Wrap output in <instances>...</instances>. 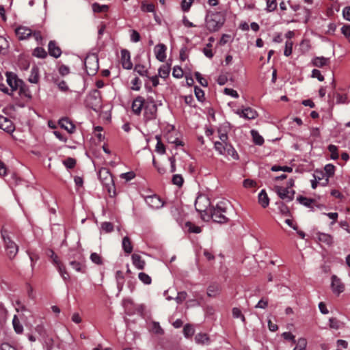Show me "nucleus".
I'll list each match as a JSON object with an SVG mask.
<instances>
[{"instance_id": "obj_56", "label": "nucleus", "mask_w": 350, "mask_h": 350, "mask_svg": "<svg viewBox=\"0 0 350 350\" xmlns=\"http://www.w3.org/2000/svg\"><path fill=\"white\" fill-rule=\"evenodd\" d=\"M90 260L92 262L96 265H101L103 263L101 256L97 253H92L90 255Z\"/></svg>"}, {"instance_id": "obj_61", "label": "nucleus", "mask_w": 350, "mask_h": 350, "mask_svg": "<svg viewBox=\"0 0 350 350\" xmlns=\"http://www.w3.org/2000/svg\"><path fill=\"white\" fill-rule=\"evenodd\" d=\"M195 77H196L197 81L199 82V83L201 85H202L204 87L208 86V81H206V79H205L204 77H202V75L200 72H196Z\"/></svg>"}, {"instance_id": "obj_55", "label": "nucleus", "mask_w": 350, "mask_h": 350, "mask_svg": "<svg viewBox=\"0 0 350 350\" xmlns=\"http://www.w3.org/2000/svg\"><path fill=\"white\" fill-rule=\"evenodd\" d=\"M116 278L117 280L118 286L122 288L124 284V275L121 271H117L116 273Z\"/></svg>"}, {"instance_id": "obj_45", "label": "nucleus", "mask_w": 350, "mask_h": 350, "mask_svg": "<svg viewBox=\"0 0 350 350\" xmlns=\"http://www.w3.org/2000/svg\"><path fill=\"white\" fill-rule=\"evenodd\" d=\"M134 70L137 72L140 76H148V70L144 65L136 64Z\"/></svg>"}, {"instance_id": "obj_13", "label": "nucleus", "mask_w": 350, "mask_h": 350, "mask_svg": "<svg viewBox=\"0 0 350 350\" xmlns=\"http://www.w3.org/2000/svg\"><path fill=\"white\" fill-rule=\"evenodd\" d=\"M146 101L142 96H137L134 99L132 103V111L136 115H139L143 108H144Z\"/></svg>"}, {"instance_id": "obj_19", "label": "nucleus", "mask_w": 350, "mask_h": 350, "mask_svg": "<svg viewBox=\"0 0 350 350\" xmlns=\"http://www.w3.org/2000/svg\"><path fill=\"white\" fill-rule=\"evenodd\" d=\"M59 125L61 128L65 129L68 133L72 134L75 131V124L68 118H62L59 120Z\"/></svg>"}, {"instance_id": "obj_29", "label": "nucleus", "mask_w": 350, "mask_h": 350, "mask_svg": "<svg viewBox=\"0 0 350 350\" xmlns=\"http://www.w3.org/2000/svg\"><path fill=\"white\" fill-rule=\"evenodd\" d=\"M69 265L77 272L85 273V265L80 261L70 260Z\"/></svg>"}, {"instance_id": "obj_38", "label": "nucleus", "mask_w": 350, "mask_h": 350, "mask_svg": "<svg viewBox=\"0 0 350 350\" xmlns=\"http://www.w3.org/2000/svg\"><path fill=\"white\" fill-rule=\"evenodd\" d=\"M228 145V143H223L221 142H215V148L219 152V154L223 155L226 154V146Z\"/></svg>"}, {"instance_id": "obj_58", "label": "nucleus", "mask_w": 350, "mask_h": 350, "mask_svg": "<svg viewBox=\"0 0 350 350\" xmlns=\"http://www.w3.org/2000/svg\"><path fill=\"white\" fill-rule=\"evenodd\" d=\"M194 92L198 100L201 102L203 101V100L204 99V91L198 87H195Z\"/></svg>"}, {"instance_id": "obj_11", "label": "nucleus", "mask_w": 350, "mask_h": 350, "mask_svg": "<svg viewBox=\"0 0 350 350\" xmlns=\"http://www.w3.org/2000/svg\"><path fill=\"white\" fill-rule=\"evenodd\" d=\"M88 105L94 110H96V107L100 105V92L94 90L88 97Z\"/></svg>"}, {"instance_id": "obj_46", "label": "nucleus", "mask_w": 350, "mask_h": 350, "mask_svg": "<svg viewBox=\"0 0 350 350\" xmlns=\"http://www.w3.org/2000/svg\"><path fill=\"white\" fill-rule=\"evenodd\" d=\"M54 83L57 85L59 90L62 92H67L69 90L68 86L67 85L65 81H59V79H55Z\"/></svg>"}, {"instance_id": "obj_51", "label": "nucleus", "mask_w": 350, "mask_h": 350, "mask_svg": "<svg viewBox=\"0 0 350 350\" xmlns=\"http://www.w3.org/2000/svg\"><path fill=\"white\" fill-rule=\"evenodd\" d=\"M8 47V43L6 39L0 36V53H5Z\"/></svg>"}, {"instance_id": "obj_32", "label": "nucleus", "mask_w": 350, "mask_h": 350, "mask_svg": "<svg viewBox=\"0 0 350 350\" xmlns=\"http://www.w3.org/2000/svg\"><path fill=\"white\" fill-rule=\"evenodd\" d=\"M39 81L38 68L33 67L31 70V74L29 77V81L32 83H37Z\"/></svg>"}, {"instance_id": "obj_49", "label": "nucleus", "mask_w": 350, "mask_h": 350, "mask_svg": "<svg viewBox=\"0 0 350 350\" xmlns=\"http://www.w3.org/2000/svg\"><path fill=\"white\" fill-rule=\"evenodd\" d=\"M232 316L234 318H240L242 321V322H245V318L244 315L242 314L241 310L238 308H233L232 310Z\"/></svg>"}, {"instance_id": "obj_33", "label": "nucleus", "mask_w": 350, "mask_h": 350, "mask_svg": "<svg viewBox=\"0 0 350 350\" xmlns=\"http://www.w3.org/2000/svg\"><path fill=\"white\" fill-rule=\"evenodd\" d=\"M223 155L226 157L230 156L234 159H239L238 153L235 149L229 144L226 146V154H224Z\"/></svg>"}, {"instance_id": "obj_64", "label": "nucleus", "mask_w": 350, "mask_h": 350, "mask_svg": "<svg viewBox=\"0 0 350 350\" xmlns=\"http://www.w3.org/2000/svg\"><path fill=\"white\" fill-rule=\"evenodd\" d=\"M172 75L175 78L180 79L183 76V71L180 67L175 66L173 69Z\"/></svg>"}, {"instance_id": "obj_6", "label": "nucleus", "mask_w": 350, "mask_h": 350, "mask_svg": "<svg viewBox=\"0 0 350 350\" xmlns=\"http://www.w3.org/2000/svg\"><path fill=\"white\" fill-rule=\"evenodd\" d=\"M1 236L5 243L7 255L10 258H13L16 256L18 251V247L16 244L11 239L10 233L7 230L3 229L1 230Z\"/></svg>"}, {"instance_id": "obj_59", "label": "nucleus", "mask_w": 350, "mask_h": 350, "mask_svg": "<svg viewBox=\"0 0 350 350\" xmlns=\"http://www.w3.org/2000/svg\"><path fill=\"white\" fill-rule=\"evenodd\" d=\"M277 8L276 0H267V11L273 12Z\"/></svg>"}, {"instance_id": "obj_48", "label": "nucleus", "mask_w": 350, "mask_h": 350, "mask_svg": "<svg viewBox=\"0 0 350 350\" xmlns=\"http://www.w3.org/2000/svg\"><path fill=\"white\" fill-rule=\"evenodd\" d=\"M101 230L106 233H109L113 230V226L111 222L105 221L101 224Z\"/></svg>"}, {"instance_id": "obj_16", "label": "nucleus", "mask_w": 350, "mask_h": 350, "mask_svg": "<svg viewBox=\"0 0 350 350\" xmlns=\"http://www.w3.org/2000/svg\"><path fill=\"white\" fill-rule=\"evenodd\" d=\"M146 204L152 208H159L163 206V202L157 196H150L145 199Z\"/></svg>"}, {"instance_id": "obj_50", "label": "nucleus", "mask_w": 350, "mask_h": 350, "mask_svg": "<svg viewBox=\"0 0 350 350\" xmlns=\"http://www.w3.org/2000/svg\"><path fill=\"white\" fill-rule=\"evenodd\" d=\"M271 170L273 172L282 171L284 172H292L293 168L288 166L273 165L271 167Z\"/></svg>"}, {"instance_id": "obj_34", "label": "nucleus", "mask_w": 350, "mask_h": 350, "mask_svg": "<svg viewBox=\"0 0 350 350\" xmlns=\"http://www.w3.org/2000/svg\"><path fill=\"white\" fill-rule=\"evenodd\" d=\"M12 324L14 329V331L17 334H22L23 332V327L22 324L20 323V321L16 315L14 316L12 320Z\"/></svg>"}, {"instance_id": "obj_53", "label": "nucleus", "mask_w": 350, "mask_h": 350, "mask_svg": "<svg viewBox=\"0 0 350 350\" xmlns=\"http://www.w3.org/2000/svg\"><path fill=\"white\" fill-rule=\"evenodd\" d=\"M193 3V0H183L181 2V9L183 12H188Z\"/></svg>"}, {"instance_id": "obj_26", "label": "nucleus", "mask_w": 350, "mask_h": 350, "mask_svg": "<svg viewBox=\"0 0 350 350\" xmlns=\"http://www.w3.org/2000/svg\"><path fill=\"white\" fill-rule=\"evenodd\" d=\"M258 202L263 207H267L269 204V199L265 190H262L258 194Z\"/></svg>"}, {"instance_id": "obj_54", "label": "nucleus", "mask_w": 350, "mask_h": 350, "mask_svg": "<svg viewBox=\"0 0 350 350\" xmlns=\"http://www.w3.org/2000/svg\"><path fill=\"white\" fill-rule=\"evenodd\" d=\"M47 254H48L49 256L51 257V258L52 260V262H53V263L54 264L55 266H56L57 265H58L60 262H62L59 260V257L57 256V255L55 254V253L52 250H49Z\"/></svg>"}, {"instance_id": "obj_24", "label": "nucleus", "mask_w": 350, "mask_h": 350, "mask_svg": "<svg viewBox=\"0 0 350 350\" xmlns=\"http://www.w3.org/2000/svg\"><path fill=\"white\" fill-rule=\"evenodd\" d=\"M317 238L320 242L328 245H332L333 243V237L330 234L326 233L319 232L317 234Z\"/></svg>"}, {"instance_id": "obj_63", "label": "nucleus", "mask_w": 350, "mask_h": 350, "mask_svg": "<svg viewBox=\"0 0 350 350\" xmlns=\"http://www.w3.org/2000/svg\"><path fill=\"white\" fill-rule=\"evenodd\" d=\"M172 183L180 187L183 183V178L180 174H174L172 177Z\"/></svg>"}, {"instance_id": "obj_7", "label": "nucleus", "mask_w": 350, "mask_h": 350, "mask_svg": "<svg viewBox=\"0 0 350 350\" xmlns=\"http://www.w3.org/2000/svg\"><path fill=\"white\" fill-rule=\"evenodd\" d=\"M84 64L88 75L93 76L96 75L99 68L97 55L95 54L88 55L85 59Z\"/></svg>"}, {"instance_id": "obj_60", "label": "nucleus", "mask_w": 350, "mask_h": 350, "mask_svg": "<svg viewBox=\"0 0 350 350\" xmlns=\"http://www.w3.org/2000/svg\"><path fill=\"white\" fill-rule=\"evenodd\" d=\"M64 165L68 169H72L76 165V161L73 158H67L63 161Z\"/></svg>"}, {"instance_id": "obj_42", "label": "nucleus", "mask_w": 350, "mask_h": 350, "mask_svg": "<svg viewBox=\"0 0 350 350\" xmlns=\"http://www.w3.org/2000/svg\"><path fill=\"white\" fill-rule=\"evenodd\" d=\"M138 278L139 280L144 284L148 285L150 284L152 282L151 278L146 273L140 272L138 275Z\"/></svg>"}, {"instance_id": "obj_36", "label": "nucleus", "mask_w": 350, "mask_h": 350, "mask_svg": "<svg viewBox=\"0 0 350 350\" xmlns=\"http://www.w3.org/2000/svg\"><path fill=\"white\" fill-rule=\"evenodd\" d=\"M94 12H107L109 10V6L107 5H100L98 3H94L92 5Z\"/></svg>"}, {"instance_id": "obj_52", "label": "nucleus", "mask_w": 350, "mask_h": 350, "mask_svg": "<svg viewBox=\"0 0 350 350\" xmlns=\"http://www.w3.org/2000/svg\"><path fill=\"white\" fill-rule=\"evenodd\" d=\"M293 43L291 40H287L285 43L284 54L285 56H289L292 53Z\"/></svg>"}, {"instance_id": "obj_18", "label": "nucleus", "mask_w": 350, "mask_h": 350, "mask_svg": "<svg viewBox=\"0 0 350 350\" xmlns=\"http://www.w3.org/2000/svg\"><path fill=\"white\" fill-rule=\"evenodd\" d=\"M332 289L333 293L337 295L342 293L345 289L343 284L336 275L332 277Z\"/></svg>"}, {"instance_id": "obj_4", "label": "nucleus", "mask_w": 350, "mask_h": 350, "mask_svg": "<svg viewBox=\"0 0 350 350\" xmlns=\"http://www.w3.org/2000/svg\"><path fill=\"white\" fill-rule=\"evenodd\" d=\"M98 178L103 185L107 189L109 196L110 197H113L116 196V189L115 185L113 180V177L109 172V170L105 167L101 168L98 171Z\"/></svg>"}, {"instance_id": "obj_35", "label": "nucleus", "mask_w": 350, "mask_h": 350, "mask_svg": "<svg viewBox=\"0 0 350 350\" xmlns=\"http://www.w3.org/2000/svg\"><path fill=\"white\" fill-rule=\"evenodd\" d=\"M297 200L304 206L306 207H311L312 204L314 202V200L306 198L302 196H299L297 197Z\"/></svg>"}, {"instance_id": "obj_1", "label": "nucleus", "mask_w": 350, "mask_h": 350, "mask_svg": "<svg viewBox=\"0 0 350 350\" xmlns=\"http://www.w3.org/2000/svg\"><path fill=\"white\" fill-rule=\"evenodd\" d=\"M230 206L229 202L226 200L218 202L215 206L210 209L206 220L211 218L213 221L217 223H226L228 221V211Z\"/></svg>"}, {"instance_id": "obj_5", "label": "nucleus", "mask_w": 350, "mask_h": 350, "mask_svg": "<svg viewBox=\"0 0 350 350\" xmlns=\"http://www.w3.org/2000/svg\"><path fill=\"white\" fill-rule=\"evenodd\" d=\"M195 208L198 212L202 213V218L206 220L207 215L209 214L210 201L207 196L204 195H199L195 202Z\"/></svg>"}, {"instance_id": "obj_30", "label": "nucleus", "mask_w": 350, "mask_h": 350, "mask_svg": "<svg viewBox=\"0 0 350 350\" xmlns=\"http://www.w3.org/2000/svg\"><path fill=\"white\" fill-rule=\"evenodd\" d=\"M122 248L126 254H131L133 251V245L128 237H124L122 239Z\"/></svg>"}, {"instance_id": "obj_47", "label": "nucleus", "mask_w": 350, "mask_h": 350, "mask_svg": "<svg viewBox=\"0 0 350 350\" xmlns=\"http://www.w3.org/2000/svg\"><path fill=\"white\" fill-rule=\"evenodd\" d=\"M307 341L305 338H301L298 339L297 345L293 350H306Z\"/></svg>"}, {"instance_id": "obj_21", "label": "nucleus", "mask_w": 350, "mask_h": 350, "mask_svg": "<svg viewBox=\"0 0 350 350\" xmlns=\"http://www.w3.org/2000/svg\"><path fill=\"white\" fill-rule=\"evenodd\" d=\"M49 53L50 55L57 58L62 54V51L60 48L57 46V44L55 41H50L48 45Z\"/></svg>"}, {"instance_id": "obj_10", "label": "nucleus", "mask_w": 350, "mask_h": 350, "mask_svg": "<svg viewBox=\"0 0 350 350\" xmlns=\"http://www.w3.org/2000/svg\"><path fill=\"white\" fill-rule=\"evenodd\" d=\"M123 306L125 309V312L129 315H132L135 311L132 310V308H135V310H137L139 313H142L144 310V305L134 306V303L131 299H124L123 301Z\"/></svg>"}, {"instance_id": "obj_9", "label": "nucleus", "mask_w": 350, "mask_h": 350, "mask_svg": "<svg viewBox=\"0 0 350 350\" xmlns=\"http://www.w3.org/2000/svg\"><path fill=\"white\" fill-rule=\"evenodd\" d=\"M274 191L277 193L278 196L286 202H291L294 198L295 191L288 187H282L280 186H275Z\"/></svg>"}, {"instance_id": "obj_20", "label": "nucleus", "mask_w": 350, "mask_h": 350, "mask_svg": "<svg viewBox=\"0 0 350 350\" xmlns=\"http://www.w3.org/2000/svg\"><path fill=\"white\" fill-rule=\"evenodd\" d=\"M166 46L163 44H159L154 47V53L156 55V58L159 62H164L166 55H165Z\"/></svg>"}, {"instance_id": "obj_41", "label": "nucleus", "mask_w": 350, "mask_h": 350, "mask_svg": "<svg viewBox=\"0 0 350 350\" xmlns=\"http://www.w3.org/2000/svg\"><path fill=\"white\" fill-rule=\"evenodd\" d=\"M251 134L252 135L254 142L256 144L262 145L263 144L264 139L262 138V136L259 135V133L256 131L252 130L251 131Z\"/></svg>"}, {"instance_id": "obj_25", "label": "nucleus", "mask_w": 350, "mask_h": 350, "mask_svg": "<svg viewBox=\"0 0 350 350\" xmlns=\"http://www.w3.org/2000/svg\"><path fill=\"white\" fill-rule=\"evenodd\" d=\"M195 341L198 345H208L209 344L210 339L206 334L198 333L195 336Z\"/></svg>"}, {"instance_id": "obj_8", "label": "nucleus", "mask_w": 350, "mask_h": 350, "mask_svg": "<svg viewBox=\"0 0 350 350\" xmlns=\"http://www.w3.org/2000/svg\"><path fill=\"white\" fill-rule=\"evenodd\" d=\"M157 107L153 98H148L144 105V116L147 120L156 118Z\"/></svg>"}, {"instance_id": "obj_22", "label": "nucleus", "mask_w": 350, "mask_h": 350, "mask_svg": "<svg viewBox=\"0 0 350 350\" xmlns=\"http://www.w3.org/2000/svg\"><path fill=\"white\" fill-rule=\"evenodd\" d=\"M133 265L139 270H143L146 266V262L144 260L141 256L137 254H133L131 256Z\"/></svg>"}, {"instance_id": "obj_23", "label": "nucleus", "mask_w": 350, "mask_h": 350, "mask_svg": "<svg viewBox=\"0 0 350 350\" xmlns=\"http://www.w3.org/2000/svg\"><path fill=\"white\" fill-rule=\"evenodd\" d=\"M329 63V59L325 57H316L312 59V64L314 66L322 68Z\"/></svg>"}, {"instance_id": "obj_44", "label": "nucleus", "mask_w": 350, "mask_h": 350, "mask_svg": "<svg viewBox=\"0 0 350 350\" xmlns=\"http://www.w3.org/2000/svg\"><path fill=\"white\" fill-rule=\"evenodd\" d=\"M33 55L38 58H45L47 56L46 51L41 47H37L34 49Z\"/></svg>"}, {"instance_id": "obj_43", "label": "nucleus", "mask_w": 350, "mask_h": 350, "mask_svg": "<svg viewBox=\"0 0 350 350\" xmlns=\"http://www.w3.org/2000/svg\"><path fill=\"white\" fill-rule=\"evenodd\" d=\"M329 327L332 329H338L342 327L343 323L336 318H330L329 320Z\"/></svg>"}, {"instance_id": "obj_14", "label": "nucleus", "mask_w": 350, "mask_h": 350, "mask_svg": "<svg viewBox=\"0 0 350 350\" xmlns=\"http://www.w3.org/2000/svg\"><path fill=\"white\" fill-rule=\"evenodd\" d=\"M0 129L8 133H12L15 129L12 122L10 119L1 115Z\"/></svg>"}, {"instance_id": "obj_39", "label": "nucleus", "mask_w": 350, "mask_h": 350, "mask_svg": "<svg viewBox=\"0 0 350 350\" xmlns=\"http://www.w3.org/2000/svg\"><path fill=\"white\" fill-rule=\"evenodd\" d=\"M170 68L167 65H162L159 69V75L160 77L165 79L170 74Z\"/></svg>"}, {"instance_id": "obj_2", "label": "nucleus", "mask_w": 350, "mask_h": 350, "mask_svg": "<svg viewBox=\"0 0 350 350\" xmlns=\"http://www.w3.org/2000/svg\"><path fill=\"white\" fill-rule=\"evenodd\" d=\"M6 81L10 87L9 90L3 83H0V90L8 95H12L13 92L20 89V92L23 91V81L19 79L17 75L12 72H6Z\"/></svg>"}, {"instance_id": "obj_28", "label": "nucleus", "mask_w": 350, "mask_h": 350, "mask_svg": "<svg viewBox=\"0 0 350 350\" xmlns=\"http://www.w3.org/2000/svg\"><path fill=\"white\" fill-rule=\"evenodd\" d=\"M220 291V286L217 284H211L207 288V295L209 297H216Z\"/></svg>"}, {"instance_id": "obj_57", "label": "nucleus", "mask_w": 350, "mask_h": 350, "mask_svg": "<svg viewBox=\"0 0 350 350\" xmlns=\"http://www.w3.org/2000/svg\"><path fill=\"white\" fill-rule=\"evenodd\" d=\"M334 166L332 164H327L325 166L324 169L327 176L326 178V183L328 181V178L334 174Z\"/></svg>"}, {"instance_id": "obj_12", "label": "nucleus", "mask_w": 350, "mask_h": 350, "mask_svg": "<svg viewBox=\"0 0 350 350\" xmlns=\"http://www.w3.org/2000/svg\"><path fill=\"white\" fill-rule=\"evenodd\" d=\"M236 113L241 118L247 120H254L258 116L257 112L251 107H246L243 109H237L236 111Z\"/></svg>"}, {"instance_id": "obj_40", "label": "nucleus", "mask_w": 350, "mask_h": 350, "mask_svg": "<svg viewBox=\"0 0 350 350\" xmlns=\"http://www.w3.org/2000/svg\"><path fill=\"white\" fill-rule=\"evenodd\" d=\"M157 143L156 145V151L160 154H163L165 152V148L163 144L161 142V137L159 135H156Z\"/></svg>"}, {"instance_id": "obj_37", "label": "nucleus", "mask_w": 350, "mask_h": 350, "mask_svg": "<svg viewBox=\"0 0 350 350\" xmlns=\"http://www.w3.org/2000/svg\"><path fill=\"white\" fill-rule=\"evenodd\" d=\"M195 332V329L193 325L190 324H186L183 328V334L186 338H191Z\"/></svg>"}, {"instance_id": "obj_27", "label": "nucleus", "mask_w": 350, "mask_h": 350, "mask_svg": "<svg viewBox=\"0 0 350 350\" xmlns=\"http://www.w3.org/2000/svg\"><path fill=\"white\" fill-rule=\"evenodd\" d=\"M55 267H57L59 275H61V277L65 282L70 280V275H69L68 273L67 272L66 269L62 262H60L59 264L57 265Z\"/></svg>"}, {"instance_id": "obj_3", "label": "nucleus", "mask_w": 350, "mask_h": 350, "mask_svg": "<svg viewBox=\"0 0 350 350\" xmlns=\"http://www.w3.org/2000/svg\"><path fill=\"white\" fill-rule=\"evenodd\" d=\"M224 22V16L220 12L210 13L206 17V27L211 32L218 31Z\"/></svg>"}, {"instance_id": "obj_62", "label": "nucleus", "mask_w": 350, "mask_h": 350, "mask_svg": "<svg viewBox=\"0 0 350 350\" xmlns=\"http://www.w3.org/2000/svg\"><path fill=\"white\" fill-rule=\"evenodd\" d=\"M328 150L331 152V158L332 159H336L338 158V148L334 145H329L328 146Z\"/></svg>"}, {"instance_id": "obj_15", "label": "nucleus", "mask_w": 350, "mask_h": 350, "mask_svg": "<svg viewBox=\"0 0 350 350\" xmlns=\"http://www.w3.org/2000/svg\"><path fill=\"white\" fill-rule=\"evenodd\" d=\"M121 63L124 69L131 70L133 68L130 53L126 49L121 51Z\"/></svg>"}, {"instance_id": "obj_17", "label": "nucleus", "mask_w": 350, "mask_h": 350, "mask_svg": "<svg viewBox=\"0 0 350 350\" xmlns=\"http://www.w3.org/2000/svg\"><path fill=\"white\" fill-rule=\"evenodd\" d=\"M15 33L18 38L23 40L30 37L32 34V31L27 27L20 26L15 29Z\"/></svg>"}, {"instance_id": "obj_31", "label": "nucleus", "mask_w": 350, "mask_h": 350, "mask_svg": "<svg viewBox=\"0 0 350 350\" xmlns=\"http://www.w3.org/2000/svg\"><path fill=\"white\" fill-rule=\"evenodd\" d=\"M185 230H187L189 232L191 233H200L201 232V228L197 226H195L193 223L190 221H187L185 224L184 226Z\"/></svg>"}]
</instances>
